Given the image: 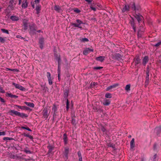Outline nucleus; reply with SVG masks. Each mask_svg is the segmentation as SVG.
I'll list each match as a JSON object with an SVG mask.
<instances>
[{
  "instance_id": "f257e3e1",
  "label": "nucleus",
  "mask_w": 161,
  "mask_h": 161,
  "mask_svg": "<svg viewBox=\"0 0 161 161\" xmlns=\"http://www.w3.org/2000/svg\"><path fill=\"white\" fill-rule=\"evenodd\" d=\"M8 113L10 115L13 116H18L22 119L26 118L28 117V115L23 113H20L14 110H10L9 111Z\"/></svg>"
},
{
  "instance_id": "f03ea898",
  "label": "nucleus",
  "mask_w": 161,
  "mask_h": 161,
  "mask_svg": "<svg viewBox=\"0 0 161 161\" xmlns=\"http://www.w3.org/2000/svg\"><path fill=\"white\" fill-rule=\"evenodd\" d=\"M30 31L29 32V34L32 35H34L36 34V32L37 30L36 25L34 23L29 25Z\"/></svg>"
},
{
  "instance_id": "7ed1b4c3",
  "label": "nucleus",
  "mask_w": 161,
  "mask_h": 161,
  "mask_svg": "<svg viewBox=\"0 0 161 161\" xmlns=\"http://www.w3.org/2000/svg\"><path fill=\"white\" fill-rule=\"evenodd\" d=\"M9 1L8 6L5 10L6 11H7L9 9L12 10H14L16 4V3H14L15 0H9Z\"/></svg>"
},
{
  "instance_id": "20e7f679",
  "label": "nucleus",
  "mask_w": 161,
  "mask_h": 161,
  "mask_svg": "<svg viewBox=\"0 0 161 161\" xmlns=\"http://www.w3.org/2000/svg\"><path fill=\"white\" fill-rule=\"evenodd\" d=\"M43 117L47 119L49 114V112H48V108L47 107H45L42 111Z\"/></svg>"
},
{
  "instance_id": "39448f33",
  "label": "nucleus",
  "mask_w": 161,
  "mask_h": 161,
  "mask_svg": "<svg viewBox=\"0 0 161 161\" xmlns=\"http://www.w3.org/2000/svg\"><path fill=\"white\" fill-rule=\"evenodd\" d=\"M134 17L137 19L138 22L139 23L143 19V17L139 13H135L134 15Z\"/></svg>"
},
{
  "instance_id": "423d86ee",
  "label": "nucleus",
  "mask_w": 161,
  "mask_h": 161,
  "mask_svg": "<svg viewBox=\"0 0 161 161\" xmlns=\"http://www.w3.org/2000/svg\"><path fill=\"white\" fill-rule=\"evenodd\" d=\"M12 85L15 87V88L18 89L21 91H25L26 90V89L25 88L19 84L13 82L12 83Z\"/></svg>"
},
{
  "instance_id": "0eeeda50",
  "label": "nucleus",
  "mask_w": 161,
  "mask_h": 161,
  "mask_svg": "<svg viewBox=\"0 0 161 161\" xmlns=\"http://www.w3.org/2000/svg\"><path fill=\"white\" fill-rule=\"evenodd\" d=\"M130 23L131 27H132L135 32L136 31V26L134 20L133 18L131 17V20L130 22Z\"/></svg>"
},
{
  "instance_id": "6e6552de",
  "label": "nucleus",
  "mask_w": 161,
  "mask_h": 161,
  "mask_svg": "<svg viewBox=\"0 0 161 161\" xmlns=\"http://www.w3.org/2000/svg\"><path fill=\"white\" fill-rule=\"evenodd\" d=\"M134 61L135 63V65L136 66L139 64L141 63V60L139 56L138 55H136V57L134 58Z\"/></svg>"
},
{
  "instance_id": "1a4fd4ad",
  "label": "nucleus",
  "mask_w": 161,
  "mask_h": 161,
  "mask_svg": "<svg viewBox=\"0 0 161 161\" xmlns=\"http://www.w3.org/2000/svg\"><path fill=\"white\" fill-rule=\"evenodd\" d=\"M44 38L42 37L39 39V43L40 44L39 47L41 49H42L43 48V45L44 44Z\"/></svg>"
},
{
  "instance_id": "9d476101",
  "label": "nucleus",
  "mask_w": 161,
  "mask_h": 161,
  "mask_svg": "<svg viewBox=\"0 0 161 161\" xmlns=\"http://www.w3.org/2000/svg\"><path fill=\"white\" fill-rule=\"evenodd\" d=\"M130 7L129 5L125 4L122 9V12L123 13L125 12H128L130 11Z\"/></svg>"
},
{
  "instance_id": "9b49d317",
  "label": "nucleus",
  "mask_w": 161,
  "mask_h": 161,
  "mask_svg": "<svg viewBox=\"0 0 161 161\" xmlns=\"http://www.w3.org/2000/svg\"><path fill=\"white\" fill-rule=\"evenodd\" d=\"M93 51V49L87 48L83 50V54L86 55L90 52Z\"/></svg>"
},
{
  "instance_id": "f8f14e48",
  "label": "nucleus",
  "mask_w": 161,
  "mask_h": 161,
  "mask_svg": "<svg viewBox=\"0 0 161 161\" xmlns=\"http://www.w3.org/2000/svg\"><path fill=\"white\" fill-rule=\"evenodd\" d=\"M69 92V90L68 88L65 89V90L64 91V97L65 100L68 99L67 98L68 96Z\"/></svg>"
},
{
  "instance_id": "ddd939ff",
  "label": "nucleus",
  "mask_w": 161,
  "mask_h": 161,
  "mask_svg": "<svg viewBox=\"0 0 161 161\" xmlns=\"http://www.w3.org/2000/svg\"><path fill=\"white\" fill-rule=\"evenodd\" d=\"M155 131L158 136L161 133V126L156 127L155 129Z\"/></svg>"
},
{
  "instance_id": "4468645a",
  "label": "nucleus",
  "mask_w": 161,
  "mask_h": 161,
  "mask_svg": "<svg viewBox=\"0 0 161 161\" xmlns=\"http://www.w3.org/2000/svg\"><path fill=\"white\" fill-rule=\"evenodd\" d=\"M41 6L40 5H38L36 6L35 10H36V14H39L40 13L41 10Z\"/></svg>"
},
{
  "instance_id": "2eb2a0df",
  "label": "nucleus",
  "mask_w": 161,
  "mask_h": 161,
  "mask_svg": "<svg viewBox=\"0 0 161 161\" xmlns=\"http://www.w3.org/2000/svg\"><path fill=\"white\" fill-rule=\"evenodd\" d=\"M47 148L48 149L47 155H49L51 153L53 150L54 149V147L52 146L49 145L47 146Z\"/></svg>"
},
{
  "instance_id": "dca6fc26",
  "label": "nucleus",
  "mask_w": 161,
  "mask_h": 161,
  "mask_svg": "<svg viewBox=\"0 0 161 161\" xmlns=\"http://www.w3.org/2000/svg\"><path fill=\"white\" fill-rule=\"evenodd\" d=\"M114 57L115 59L119 61L122 59V56L119 53H116L114 54Z\"/></svg>"
},
{
  "instance_id": "f3484780",
  "label": "nucleus",
  "mask_w": 161,
  "mask_h": 161,
  "mask_svg": "<svg viewBox=\"0 0 161 161\" xmlns=\"http://www.w3.org/2000/svg\"><path fill=\"white\" fill-rule=\"evenodd\" d=\"M58 119H59L62 117L61 114H60V115L59 114H58L57 112H54L53 115V119H54L56 118V116H58Z\"/></svg>"
},
{
  "instance_id": "a211bd4d",
  "label": "nucleus",
  "mask_w": 161,
  "mask_h": 161,
  "mask_svg": "<svg viewBox=\"0 0 161 161\" xmlns=\"http://www.w3.org/2000/svg\"><path fill=\"white\" fill-rule=\"evenodd\" d=\"M69 152V148H65L64 155L67 159L68 158V154Z\"/></svg>"
},
{
  "instance_id": "6ab92c4d",
  "label": "nucleus",
  "mask_w": 161,
  "mask_h": 161,
  "mask_svg": "<svg viewBox=\"0 0 161 161\" xmlns=\"http://www.w3.org/2000/svg\"><path fill=\"white\" fill-rule=\"evenodd\" d=\"M54 8V10L58 13H60L61 11H62L60 7L58 5H55Z\"/></svg>"
},
{
  "instance_id": "aec40b11",
  "label": "nucleus",
  "mask_w": 161,
  "mask_h": 161,
  "mask_svg": "<svg viewBox=\"0 0 161 161\" xmlns=\"http://www.w3.org/2000/svg\"><path fill=\"white\" fill-rule=\"evenodd\" d=\"M149 60L148 57L147 56H145L143 59V64L145 66L147 63L148 62Z\"/></svg>"
},
{
  "instance_id": "412c9836",
  "label": "nucleus",
  "mask_w": 161,
  "mask_h": 161,
  "mask_svg": "<svg viewBox=\"0 0 161 161\" xmlns=\"http://www.w3.org/2000/svg\"><path fill=\"white\" fill-rule=\"evenodd\" d=\"M119 85V84L118 83H116L115 84L113 85H111L110 86H109L107 87L106 89V91H109V90L115 87H116L118 86Z\"/></svg>"
},
{
  "instance_id": "4be33fe9",
  "label": "nucleus",
  "mask_w": 161,
  "mask_h": 161,
  "mask_svg": "<svg viewBox=\"0 0 161 161\" xmlns=\"http://www.w3.org/2000/svg\"><path fill=\"white\" fill-rule=\"evenodd\" d=\"M143 32L144 29H143L142 30L141 29L138 30V31L137 32V36L138 38H141L142 37V32Z\"/></svg>"
},
{
  "instance_id": "5701e85b",
  "label": "nucleus",
  "mask_w": 161,
  "mask_h": 161,
  "mask_svg": "<svg viewBox=\"0 0 161 161\" xmlns=\"http://www.w3.org/2000/svg\"><path fill=\"white\" fill-rule=\"evenodd\" d=\"M105 58V57L104 56H100L99 57H96V59L97 61L103 62Z\"/></svg>"
},
{
  "instance_id": "b1692460",
  "label": "nucleus",
  "mask_w": 161,
  "mask_h": 161,
  "mask_svg": "<svg viewBox=\"0 0 161 161\" xmlns=\"http://www.w3.org/2000/svg\"><path fill=\"white\" fill-rule=\"evenodd\" d=\"M129 5L130 8L133 10L134 11V10H135L136 5L135 2H130Z\"/></svg>"
},
{
  "instance_id": "393cba45",
  "label": "nucleus",
  "mask_w": 161,
  "mask_h": 161,
  "mask_svg": "<svg viewBox=\"0 0 161 161\" xmlns=\"http://www.w3.org/2000/svg\"><path fill=\"white\" fill-rule=\"evenodd\" d=\"M107 145L108 147H112L114 150L116 149L115 147V145L113 143H111V142L107 143Z\"/></svg>"
},
{
  "instance_id": "a878e982",
  "label": "nucleus",
  "mask_w": 161,
  "mask_h": 161,
  "mask_svg": "<svg viewBox=\"0 0 161 161\" xmlns=\"http://www.w3.org/2000/svg\"><path fill=\"white\" fill-rule=\"evenodd\" d=\"M6 94L7 96H8V97L12 98H16L18 97V96L12 94L11 93H8V92H7Z\"/></svg>"
},
{
  "instance_id": "bb28decb",
  "label": "nucleus",
  "mask_w": 161,
  "mask_h": 161,
  "mask_svg": "<svg viewBox=\"0 0 161 161\" xmlns=\"http://www.w3.org/2000/svg\"><path fill=\"white\" fill-rule=\"evenodd\" d=\"M63 140L65 144H67L68 143V138L66 133H64L63 135Z\"/></svg>"
},
{
  "instance_id": "cd10ccee",
  "label": "nucleus",
  "mask_w": 161,
  "mask_h": 161,
  "mask_svg": "<svg viewBox=\"0 0 161 161\" xmlns=\"http://www.w3.org/2000/svg\"><path fill=\"white\" fill-rule=\"evenodd\" d=\"M27 20H26V21H23V23L24 26V30L25 31H26L28 28V23L27 21Z\"/></svg>"
},
{
  "instance_id": "c85d7f7f",
  "label": "nucleus",
  "mask_w": 161,
  "mask_h": 161,
  "mask_svg": "<svg viewBox=\"0 0 161 161\" xmlns=\"http://www.w3.org/2000/svg\"><path fill=\"white\" fill-rule=\"evenodd\" d=\"M22 135L23 136H24L28 137L31 139L32 141H33V136L29 135V134H26L25 133H23L22 134Z\"/></svg>"
},
{
  "instance_id": "c756f323",
  "label": "nucleus",
  "mask_w": 161,
  "mask_h": 161,
  "mask_svg": "<svg viewBox=\"0 0 161 161\" xmlns=\"http://www.w3.org/2000/svg\"><path fill=\"white\" fill-rule=\"evenodd\" d=\"M24 103L31 107L34 108V104L33 103L25 102Z\"/></svg>"
},
{
  "instance_id": "7c9ffc66",
  "label": "nucleus",
  "mask_w": 161,
  "mask_h": 161,
  "mask_svg": "<svg viewBox=\"0 0 161 161\" xmlns=\"http://www.w3.org/2000/svg\"><path fill=\"white\" fill-rule=\"evenodd\" d=\"M58 62V70H61V59H59L57 60Z\"/></svg>"
},
{
  "instance_id": "2f4dec72",
  "label": "nucleus",
  "mask_w": 161,
  "mask_h": 161,
  "mask_svg": "<svg viewBox=\"0 0 161 161\" xmlns=\"http://www.w3.org/2000/svg\"><path fill=\"white\" fill-rule=\"evenodd\" d=\"M134 139L132 138L130 142V148L131 149L135 147Z\"/></svg>"
},
{
  "instance_id": "473e14b6",
  "label": "nucleus",
  "mask_w": 161,
  "mask_h": 161,
  "mask_svg": "<svg viewBox=\"0 0 161 161\" xmlns=\"http://www.w3.org/2000/svg\"><path fill=\"white\" fill-rule=\"evenodd\" d=\"M14 107H18L20 109H21L22 110H25L26 106H20L17 105H14Z\"/></svg>"
},
{
  "instance_id": "72a5a7b5",
  "label": "nucleus",
  "mask_w": 161,
  "mask_h": 161,
  "mask_svg": "<svg viewBox=\"0 0 161 161\" xmlns=\"http://www.w3.org/2000/svg\"><path fill=\"white\" fill-rule=\"evenodd\" d=\"M141 10V8L140 6L139 5H137L135 7V9L134 10V11H140Z\"/></svg>"
},
{
  "instance_id": "f704fd0d",
  "label": "nucleus",
  "mask_w": 161,
  "mask_h": 161,
  "mask_svg": "<svg viewBox=\"0 0 161 161\" xmlns=\"http://www.w3.org/2000/svg\"><path fill=\"white\" fill-rule=\"evenodd\" d=\"M110 103V102L109 100L106 99L105 100L104 102L103 103V104L105 106L108 105Z\"/></svg>"
},
{
  "instance_id": "c9c22d12",
  "label": "nucleus",
  "mask_w": 161,
  "mask_h": 161,
  "mask_svg": "<svg viewBox=\"0 0 161 161\" xmlns=\"http://www.w3.org/2000/svg\"><path fill=\"white\" fill-rule=\"evenodd\" d=\"M77 153L79 157L78 161H82V157L80 151H79L77 152Z\"/></svg>"
},
{
  "instance_id": "e433bc0d",
  "label": "nucleus",
  "mask_w": 161,
  "mask_h": 161,
  "mask_svg": "<svg viewBox=\"0 0 161 161\" xmlns=\"http://www.w3.org/2000/svg\"><path fill=\"white\" fill-rule=\"evenodd\" d=\"M28 3L27 2H23L21 6L23 8H25L28 7Z\"/></svg>"
},
{
  "instance_id": "4c0bfd02",
  "label": "nucleus",
  "mask_w": 161,
  "mask_h": 161,
  "mask_svg": "<svg viewBox=\"0 0 161 161\" xmlns=\"http://www.w3.org/2000/svg\"><path fill=\"white\" fill-rule=\"evenodd\" d=\"M93 109L95 110V111L99 113H102L103 112L102 109H101L100 108H97V107H94Z\"/></svg>"
},
{
  "instance_id": "58836bf2",
  "label": "nucleus",
  "mask_w": 161,
  "mask_h": 161,
  "mask_svg": "<svg viewBox=\"0 0 161 161\" xmlns=\"http://www.w3.org/2000/svg\"><path fill=\"white\" fill-rule=\"evenodd\" d=\"M100 127L102 131L103 132H107V130L105 128V127L102 124L100 125Z\"/></svg>"
},
{
  "instance_id": "ea45409f",
  "label": "nucleus",
  "mask_w": 161,
  "mask_h": 161,
  "mask_svg": "<svg viewBox=\"0 0 161 161\" xmlns=\"http://www.w3.org/2000/svg\"><path fill=\"white\" fill-rule=\"evenodd\" d=\"M70 24L71 25L74 26L75 27H78L81 29L82 28L81 26H80V27H79V25H79V24H77V23H70Z\"/></svg>"
},
{
  "instance_id": "a19ab883",
  "label": "nucleus",
  "mask_w": 161,
  "mask_h": 161,
  "mask_svg": "<svg viewBox=\"0 0 161 161\" xmlns=\"http://www.w3.org/2000/svg\"><path fill=\"white\" fill-rule=\"evenodd\" d=\"M10 19L13 21H17L19 20V18L15 16H11L10 17Z\"/></svg>"
},
{
  "instance_id": "79ce46f5",
  "label": "nucleus",
  "mask_w": 161,
  "mask_h": 161,
  "mask_svg": "<svg viewBox=\"0 0 161 161\" xmlns=\"http://www.w3.org/2000/svg\"><path fill=\"white\" fill-rule=\"evenodd\" d=\"M66 100V110L67 111H68L69 110V101L68 100V99H67L65 100Z\"/></svg>"
},
{
  "instance_id": "37998d69",
  "label": "nucleus",
  "mask_w": 161,
  "mask_h": 161,
  "mask_svg": "<svg viewBox=\"0 0 161 161\" xmlns=\"http://www.w3.org/2000/svg\"><path fill=\"white\" fill-rule=\"evenodd\" d=\"M54 57L55 59L57 61L59 59H61V56L60 55H58V54H54Z\"/></svg>"
},
{
  "instance_id": "c03bdc74",
  "label": "nucleus",
  "mask_w": 161,
  "mask_h": 161,
  "mask_svg": "<svg viewBox=\"0 0 161 161\" xmlns=\"http://www.w3.org/2000/svg\"><path fill=\"white\" fill-rule=\"evenodd\" d=\"M26 126H22L21 127V129H25L26 130H27L29 131H32V130L29 128V127H27L26 125H25Z\"/></svg>"
},
{
  "instance_id": "a18cd8bd",
  "label": "nucleus",
  "mask_w": 161,
  "mask_h": 161,
  "mask_svg": "<svg viewBox=\"0 0 161 161\" xmlns=\"http://www.w3.org/2000/svg\"><path fill=\"white\" fill-rule=\"evenodd\" d=\"M58 110L57 107L56 106L55 104H54L52 108V110L54 112H57Z\"/></svg>"
},
{
  "instance_id": "49530a36",
  "label": "nucleus",
  "mask_w": 161,
  "mask_h": 161,
  "mask_svg": "<svg viewBox=\"0 0 161 161\" xmlns=\"http://www.w3.org/2000/svg\"><path fill=\"white\" fill-rule=\"evenodd\" d=\"M130 85L129 84L126 85L125 88V90L127 91H129L130 90Z\"/></svg>"
},
{
  "instance_id": "de8ad7c7",
  "label": "nucleus",
  "mask_w": 161,
  "mask_h": 161,
  "mask_svg": "<svg viewBox=\"0 0 161 161\" xmlns=\"http://www.w3.org/2000/svg\"><path fill=\"white\" fill-rule=\"evenodd\" d=\"M75 116H73L72 117L71 123L73 125H76V123H75L76 120L75 119Z\"/></svg>"
},
{
  "instance_id": "09e8293b",
  "label": "nucleus",
  "mask_w": 161,
  "mask_h": 161,
  "mask_svg": "<svg viewBox=\"0 0 161 161\" xmlns=\"http://www.w3.org/2000/svg\"><path fill=\"white\" fill-rule=\"evenodd\" d=\"M81 42H88L89 41V40L88 38H82L80 39Z\"/></svg>"
},
{
  "instance_id": "8fccbe9b",
  "label": "nucleus",
  "mask_w": 161,
  "mask_h": 161,
  "mask_svg": "<svg viewBox=\"0 0 161 161\" xmlns=\"http://www.w3.org/2000/svg\"><path fill=\"white\" fill-rule=\"evenodd\" d=\"M3 140L4 141L6 140H14V139L11 138V137H4L3 138Z\"/></svg>"
},
{
  "instance_id": "3c124183",
  "label": "nucleus",
  "mask_w": 161,
  "mask_h": 161,
  "mask_svg": "<svg viewBox=\"0 0 161 161\" xmlns=\"http://www.w3.org/2000/svg\"><path fill=\"white\" fill-rule=\"evenodd\" d=\"M28 147H26L25 148L24 150V151L26 153H29V154H31L32 153L29 150L27 149H28Z\"/></svg>"
},
{
  "instance_id": "603ef678",
  "label": "nucleus",
  "mask_w": 161,
  "mask_h": 161,
  "mask_svg": "<svg viewBox=\"0 0 161 161\" xmlns=\"http://www.w3.org/2000/svg\"><path fill=\"white\" fill-rule=\"evenodd\" d=\"M105 97L106 98H111L112 97L111 94L110 93H107L105 95Z\"/></svg>"
},
{
  "instance_id": "864d4df0",
  "label": "nucleus",
  "mask_w": 161,
  "mask_h": 161,
  "mask_svg": "<svg viewBox=\"0 0 161 161\" xmlns=\"http://www.w3.org/2000/svg\"><path fill=\"white\" fill-rule=\"evenodd\" d=\"M73 10L74 12L76 13H80L81 12V11L78 9L77 8H75L73 9Z\"/></svg>"
},
{
  "instance_id": "5fc2aeb1",
  "label": "nucleus",
  "mask_w": 161,
  "mask_h": 161,
  "mask_svg": "<svg viewBox=\"0 0 161 161\" xmlns=\"http://www.w3.org/2000/svg\"><path fill=\"white\" fill-rule=\"evenodd\" d=\"M1 31L2 32H3V33H6L7 34H9V33L8 31V30L4 29H1Z\"/></svg>"
},
{
  "instance_id": "6e6d98bb",
  "label": "nucleus",
  "mask_w": 161,
  "mask_h": 161,
  "mask_svg": "<svg viewBox=\"0 0 161 161\" xmlns=\"http://www.w3.org/2000/svg\"><path fill=\"white\" fill-rule=\"evenodd\" d=\"M103 68V67H94L93 68V69L94 70H100Z\"/></svg>"
},
{
  "instance_id": "4d7b16f0",
  "label": "nucleus",
  "mask_w": 161,
  "mask_h": 161,
  "mask_svg": "<svg viewBox=\"0 0 161 161\" xmlns=\"http://www.w3.org/2000/svg\"><path fill=\"white\" fill-rule=\"evenodd\" d=\"M76 22L77 23V24H79V25L83 24V21L79 19H76Z\"/></svg>"
},
{
  "instance_id": "13d9d810",
  "label": "nucleus",
  "mask_w": 161,
  "mask_h": 161,
  "mask_svg": "<svg viewBox=\"0 0 161 161\" xmlns=\"http://www.w3.org/2000/svg\"><path fill=\"white\" fill-rule=\"evenodd\" d=\"M5 40L3 37L0 36V42L2 43H4L5 42Z\"/></svg>"
},
{
  "instance_id": "bf43d9fd",
  "label": "nucleus",
  "mask_w": 161,
  "mask_h": 161,
  "mask_svg": "<svg viewBox=\"0 0 161 161\" xmlns=\"http://www.w3.org/2000/svg\"><path fill=\"white\" fill-rule=\"evenodd\" d=\"M61 70H58V80L60 81V74Z\"/></svg>"
},
{
  "instance_id": "052dcab7",
  "label": "nucleus",
  "mask_w": 161,
  "mask_h": 161,
  "mask_svg": "<svg viewBox=\"0 0 161 161\" xmlns=\"http://www.w3.org/2000/svg\"><path fill=\"white\" fill-rule=\"evenodd\" d=\"M161 44V41L156 43L154 45V46L156 47H158Z\"/></svg>"
},
{
  "instance_id": "680f3d73",
  "label": "nucleus",
  "mask_w": 161,
  "mask_h": 161,
  "mask_svg": "<svg viewBox=\"0 0 161 161\" xmlns=\"http://www.w3.org/2000/svg\"><path fill=\"white\" fill-rule=\"evenodd\" d=\"M48 79V81L49 84L50 85H52L53 82H52V81L51 79V78H49V79Z\"/></svg>"
},
{
  "instance_id": "e2e57ef3",
  "label": "nucleus",
  "mask_w": 161,
  "mask_h": 161,
  "mask_svg": "<svg viewBox=\"0 0 161 161\" xmlns=\"http://www.w3.org/2000/svg\"><path fill=\"white\" fill-rule=\"evenodd\" d=\"M150 69L149 66H147V67L146 74H149Z\"/></svg>"
},
{
  "instance_id": "0e129e2a",
  "label": "nucleus",
  "mask_w": 161,
  "mask_h": 161,
  "mask_svg": "<svg viewBox=\"0 0 161 161\" xmlns=\"http://www.w3.org/2000/svg\"><path fill=\"white\" fill-rule=\"evenodd\" d=\"M149 74H146V80L149 81Z\"/></svg>"
},
{
  "instance_id": "69168bd1",
  "label": "nucleus",
  "mask_w": 161,
  "mask_h": 161,
  "mask_svg": "<svg viewBox=\"0 0 161 161\" xmlns=\"http://www.w3.org/2000/svg\"><path fill=\"white\" fill-rule=\"evenodd\" d=\"M157 144L156 143H155L154 144L153 146V149L154 150H155L157 149Z\"/></svg>"
},
{
  "instance_id": "338daca9",
  "label": "nucleus",
  "mask_w": 161,
  "mask_h": 161,
  "mask_svg": "<svg viewBox=\"0 0 161 161\" xmlns=\"http://www.w3.org/2000/svg\"><path fill=\"white\" fill-rule=\"evenodd\" d=\"M0 92L3 93H5V91L3 89V88L1 86L0 87Z\"/></svg>"
},
{
  "instance_id": "774afa93",
  "label": "nucleus",
  "mask_w": 161,
  "mask_h": 161,
  "mask_svg": "<svg viewBox=\"0 0 161 161\" xmlns=\"http://www.w3.org/2000/svg\"><path fill=\"white\" fill-rule=\"evenodd\" d=\"M47 78L49 79V78H51V74L49 72H47Z\"/></svg>"
}]
</instances>
